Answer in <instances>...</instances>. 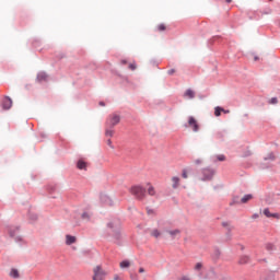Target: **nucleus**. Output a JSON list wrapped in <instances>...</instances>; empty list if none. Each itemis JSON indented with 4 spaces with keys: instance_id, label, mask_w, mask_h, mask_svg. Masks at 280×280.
I'll use <instances>...</instances> for the list:
<instances>
[{
    "instance_id": "obj_1",
    "label": "nucleus",
    "mask_w": 280,
    "mask_h": 280,
    "mask_svg": "<svg viewBox=\"0 0 280 280\" xmlns=\"http://www.w3.org/2000/svg\"><path fill=\"white\" fill-rule=\"evenodd\" d=\"M130 191L132 196H136V198H138L139 200L145 197V189H143V187L141 186H133L131 187Z\"/></svg>"
},
{
    "instance_id": "obj_2",
    "label": "nucleus",
    "mask_w": 280,
    "mask_h": 280,
    "mask_svg": "<svg viewBox=\"0 0 280 280\" xmlns=\"http://www.w3.org/2000/svg\"><path fill=\"white\" fill-rule=\"evenodd\" d=\"M93 272V280H104L106 277V271L103 270L101 266L94 267Z\"/></svg>"
},
{
    "instance_id": "obj_3",
    "label": "nucleus",
    "mask_w": 280,
    "mask_h": 280,
    "mask_svg": "<svg viewBox=\"0 0 280 280\" xmlns=\"http://www.w3.org/2000/svg\"><path fill=\"white\" fill-rule=\"evenodd\" d=\"M119 121H121V117L117 114H113L107 119V126L108 128H115Z\"/></svg>"
},
{
    "instance_id": "obj_4",
    "label": "nucleus",
    "mask_w": 280,
    "mask_h": 280,
    "mask_svg": "<svg viewBox=\"0 0 280 280\" xmlns=\"http://www.w3.org/2000/svg\"><path fill=\"white\" fill-rule=\"evenodd\" d=\"M188 126L189 128H192L194 132H198L200 130V125H198V120H196L194 116L188 118Z\"/></svg>"
},
{
    "instance_id": "obj_5",
    "label": "nucleus",
    "mask_w": 280,
    "mask_h": 280,
    "mask_svg": "<svg viewBox=\"0 0 280 280\" xmlns=\"http://www.w3.org/2000/svg\"><path fill=\"white\" fill-rule=\"evenodd\" d=\"M2 108L4 110H10L12 108V98L4 97V100L2 101Z\"/></svg>"
},
{
    "instance_id": "obj_6",
    "label": "nucleus",
    "mask_w": 280,
    "mask_h": 280,
    "mask_svg": "<svg viewBox=\"0 0 280 280\" xmlns=\"http://www.w3.org/2000/svg\"><path fill=\"white\" fill-rule=\"evenodd\" d=\"M264 215H266V218H273L276 220H279V213L277 212H270V209L266 208L262 211Z\"/></svg>"
},
{
    "instance_id": "obj_7",
    "label": "nucleus",
    "mask_w": 280,
    "mask_h": 280,
    "mask_svg": "<svg viewBox=\"0 0 280 280\" xmlns=\"http://www.w3.org/2000/svg\"><path fill=\"white\" fill-rule=\"evenodd\" d=\"M211 178H213V171H211L209 168H205L202 180H211Z\"/></svg>"
},
{
    "instance_id": "obj_8",
    "label": "nucleus",
    "mask_w": 280,
    "mask_h": 280,
    "mask_svg": "<svg viewBox=\"0 0 280 280\" xmlns=\"http://www.w3.org/2000/svg\"><path fill=\"white\" fill-rule=\"evenodd\" d=\"M171 180L173 183V185H172L173 189H178V187L180 186V177L174 176V177H172Z\"/></svg>"
},
{
    "instance_id": "obj_9",
    "label": "nucleus",
    "mask_w": 280,
    "mask_h": 280,
    "mask_svg": "<svg viewBox=\"0 0 280 280\" xmlns=\"http://www.w3.org/2000/svg\"><path fill=\"white\" fill-rule=\"evenodd\" d=\"M77 238L75 236H71V235H66V244L67 246H71V244H75Z\"/></svg>"
},
{
    "instance_id": "obj_10",
    "label": "nucleus",
    "mask_w": 280,
    "mask_h": 280,
    "mask_svg": "<svg viewBox=\"0 0 280 280\" xmlns=\"http://www.w3.org/2000/svg\"><path fill=\"white\" fill-rule=\"evenodd\" d=\"M184 97H187L188 100H194V97H196V92H194V90H187L184 93Z\"/></svg>"
},
{
    "instance_id": "obj_11",
    "label": "nucleus",
    "mask_w": 280,
    "mask_h": 280,
    "mask_svg": "<svg viewBox=\"0 0 280 280\" xmlns=\"http://www.w3.org/2000/svg\"><path fill=\"white\" fill-rule=\"evenodd\" d=\"M166 233H168V235H171V237H178V235H180V230L175 229V230H168L166 231Z\"/></svg>"
},
{
    "instance_id": "obj_12",
    "label": "nucleus",
    "mask_w": 280,
    "mask_h": 280,
    "mask_svg": "<svg viewBox=\"0 0 280 280\" xmlns=\"http://www.w3.org/2000/svg\"><path fill=\"white\" fill-rule=\"evenodd\" d=\"M37 81H38V82H47V73H45V72H39V73L37 74Z\"/></svg>"
},
{
    "instance_id": "obj_13",
    "label": "nucleus",
    "mask_w": 280,
    "mask_h": 280,
    "mask_svg": "<svg viewBox=\"0 0 280 280\" xmlns=\"http://www.w3.org/2000/svg\"><path fill=\"white\" fill-rule=\"evenodd\" d=\"M9 235L11 237H16V235H19V228H10L9 229Z\"/></svg>"
},
{
    "instance_id": "obj_14",
    "label": "nucleus",
    "mask_w": 280,
    "mask_h": 280,
    "mask_svg": "<svg viewBox=\"0 0 280 280\" xmlns=\"http://www.w3.org/2000/svg\"><path fill=\"white\" fill-rule=\"evenodd\" d=\"M78 170H86V162L84 160H79L77 163Z\"/></svg>"
},
{
    "instance_id": "obj_15",
    "label": "nucleus",
    "mask_w": 280,
    "mask_h": 280,
    "mask_svg": "<svg viewBox=\"0 0 280 280\" xmlns=\"http://www.w3.org/2000/svg\"><path fill=\"white\" fill-rule=\"evenodd\" d=\"M148 194L149 196H156V189H154V186L149 184Z\"/></svg>"
},
{
    "instance_id": "obj_16",
    "label": "nucleus",
    "mask_w": 280,
    "mask_h": 280,
    "mask_svg": "<svg viewBox=\"0 0 280 280\" xmlns=\"http://www.w3.org/2000/svg\"><path fill=\"white\" fill-rule=\"evenodd\" d=\"M130 266H131V262H130V260H122L120 264H119V267L120 268H130Z\"/></svg>"
},
{
    "instance_id": "obj_17",
    "label": "nucleus",
    "mask_w": 280,
    "mask_h": 280,
    "mask_svg": "<svg viewBox=\"0 0 280 280\" xmlns=\"http://www.w3.org/2000/svg\"><path fill=\"white\" fill-rule=\"evenodd\" d=\"M248 200H253V195H245L242 199L241 202L246 203Z\"/></svg>"
},
{
    "instance_id": "obj_18",
    "label": "nucleus",
    "mask_w": 280,
    "mask_h": 280,
    "mask_svg": "<svg viewBox=\"0 0 280 280\" xmlns=\"http://www.w3.org/2000/svg\"><path fill=\"white\" fill-rule=\"evenodd\" d=\"M222 112H224V108L215 107V109H214L215 117H220V115H222Z\"/></svg>"
},
{
    "instance_id": "obj_19",
    "label": "nucleus",
    "mask_w": 280,
    "mask_h": 280,
    "mask_svg": "<svg viewBox=\"0 0 280 280\" xmlns=\"http://www.w3.org/2000/svg\"><path fill=\"white\" fill-rule=\"evenodd\" d=\"M249 258L248 256H242L238 260V264L243 265V264H248Z\"/></svg>"
},
{
    "instance_id": "obj_20",
    "label": "nucleus",
    "mask_w": 280,
    "mask_h": 280,
    "mask_svg": "<svg viewBox=\"0 0 280 280\" xmlns=\"http://www.w3.org/2000/svg\"><path fill=\"white\" fill-rule=\"evenodd\" d=\"M10 277H12L13 279H19V270L12 269L10 272Z\"/></svg>"
},
{
    "instance_id": "obj_21",
    "label": "nucleus",
    "mask_w": 280,
    "mask_h": 280,
    "mask_svg": "<svg viewBox=\"0 0 280 280\" xmlns=\"http://www.w3.org/2000/svg\"><path fill=\"white\" fill-rule=\"evenodd\" d=\"M105 135H106V137H113L115 135V131L112 128L106 129Z\"/></svg>"
},
{
    "instance_id": "obj_22",
    "label": "nucleus",
    "mask_w": 280,
    "mask_h": 280,
    "mask_svg": "<svg viewBox=\"0 0 280 280\" xmlns=\"http://www.w3.org/2000/svg\"><path fill=\"white\" fill-rule=\"evenodd\" d=\"M165 30H167V27L165 26V24H159V25H158V32H165Z\"/></svg>"
},
{
    "instance_id": "obj_23",
    "label": "nucleus",
    "mask_w": 280,
    "mask_h": 280,
    "mask_svg": "<svg viewBox=\"0 0 280 280\" xmlns=\"http://www.w3.org/2000/svg\"><path fill=\"white\" fill-rule=\"evenodd\" d=\"M151 235H152L153 237H161V232H159V230H153V231L151 232Z\"/></svg>"
},
{
    "instance_id": "obj_24",
    "label": "nucleus",
    "mask_w": 280,
    "mask_h": 280,
    "mask_svg": "<svg viewBox=\"0 0 280 280\" xmlns=\"http://www.w3.org/2000/svg\"><path fill=\"white\" fill-rule=\"evenodd\" d=\"M82 220H91V214L89 212H83Z\"/></svg>"
},
{
    "instance_id": "obj_25",
    "label": "nucleus",
    "mask_w": 280,
    "mask_h": 280,
    "mask_svg": "<svg viewBox=\"0 0 280 280\" xmlns=\"http://www.w3.org/2000/svg\"><path fill=\"white\" fill-rule=\"evenodd\" d=\"M265 161H275V153H269Z\"/></svg>"
},
{
    "instance_id": "obj_26",
    "label": "nucleus",
    "mask_w": 280,
    "mask_h": 280,
    "mask_svg": "<svg viewBox=\"0 0 280 280\" xmlns=\"http://www.w3.org/2000/svg\"><path fill=\"white\" fill-rule=\"evenodd\" d=\"M114 235H115V240H119V226H115Z\"/></svg>"
},
{
    "instance_id": "obj_27",
    "label": "nucleus",
    "mask_w": 280,
    "mask_h": 280,
    "mask_svg": "<svg viewBox=\"0 0 280 280\" xmlns=\"http://www.w3.org/2000/svg\"><path fill=\"white\" fill-rule=\"evenodd\" d=\"M217 161H226V156L224 154L217 155Z\"/></svg>"
},
{
    "instance_id": "obj_28",
    "label": "nucleus",
    "mask_w": 280,
    "mask_h": 280,
    "mask_svg": "<svg viewBox=\"0 0 280 280\" xmlns=\"http://www.w3.org/2000/svg\"><path fill=\"white\" fill-rule=\"evenodd\" d=\"M269 104H279V100L277 97H272L270 101H269Z\"/></svg>"
},
{
    "instance_id": "obj_29",
    "label": "nucleus",
    "mask_w": 280,
    "mask_h": 280,
    "mask_svg": "<svg viewBox=\"0 0 280 280\" xmlns=\"http://www.w3.org/2000/svg\"><path fill=\"white\" fill-rule=\"evenodd\" d=\"M129 69L131 70V71H135L136 69H137V63H130L129 65Z\"/></svg>"
},
{
    "instance_id": "obj_30",
    "label": "nucleus",
    "mask_w": 280,
    "mask_h": 280,
    "mask_svg": "<svg viewBox=\"0 0 280 280\" xmlns=\"http://www.w3.org/2000/svg\"><path fill=\"white\" fill-rule=\"evenodd\" d=\"M266 248H267V250H275V245L267 244Z\"/></svg>"
},
{
    "instance_id": "obj_31",
    "label": "nucleus",
    "mask_w": 280,
    "mask_h": 280,
    "mask_svg": "<svg viewBox=\"0 0 280 280\" xmlns=\"http://www.w3.org/2000/svg\"><path fill=\"white\" fill-rule=\"evenodd\" d=\"M130 279L131 280H139V276H137V273H131Z\"/></svg>"
},
{
    "instance_id": "obj_32",
    "label": "nucleus",
    "mask_w": 280,
    "mask_h": 280,
    "mask_svg": "<svg viewBox=\"0 0 280 280\" xmlns=\"http://www.w3.org/2000/svg\"><path fill=\"white\" fill-rule=\"evenodd\" d=\"M202 268V264L201 262H197L195 266V270H200Z\"/></svg>"
},
{
    "instance_id": "obj_33",
    "label": "nucleus",
    "mask_w": 280,
    "mask_h": 280,
    "mask_svg": "<svg viewBox=\"0 0 280 280\" xmlns=\"http://www.w3.org/2000/svg\"><path fill=\"white\" fill-rule=\"evenodd\" d=\"M168 75H174L176 73V69H171L167 71Z\"/></svg>"
},
{
    "instance_id": "obj_34",
    "label": "nucleus",
    "mask_w": 280,
    "mask_h": 280,
    "mask_svg": "<svg viewBox=\"0 0 280 280\" xmlns=\"http://www.w3.org/2000/svg\"><path fill=\"white\" fill-rule=\"evenodd\" d=\"M182 177H183V178H188L187 170H184V171H183V173H182Z\"/></svg>"
},
{
    "instance_id": "obj_35",
    "label": "nucleus",
    "mask_w": 280,
    "mask_h": 280,
    "mask_svg": "<svg viewBox=\"0 0 280 280\" xmlns=\"http://www.w3.org/2000/svg\"><path fill=\"white\" fill-rule=\"evenodd\" d=\"M107 145H109V148H113V141H110V139L107 140Z\"/></svg>"
},
{
    "instance_id": "obj_36",
    "label": "nucleus",
    "mask_w": 280,
    "mask_h": 280,
    "mask_svg": "<svg viewBox=\"0 0 280 280\" xmlns=\"http://www.w3.org/2000/svg\"><path fill=\"white\" fill-rule=\"evenodd\" d=\"M109 229H115V222L108 223Z\"/></svg>"
},
{
    "instance_id": "obj_37",
    "label": "nucleus",
    "mask_w": 280,
    "mask_h": 280,
    "mask_svg": "<svg viewBox=\"0 0 280 280\" xmlns=\"http://www.w3.org/2000/svg\"><path fill=\"white\" fill-rule=\"evenodd\" d=\"M120 65H128V61H127L126 59H122V60L120 61Z\"/></svg>"
},
{
    "instance_id": "obj_38",
    "label": "nucleus",
    "mask_w": 280,
    "mask_h": 280,
    "mask_svg": "<svg viewBox=\"0 0 280 280\" xmlns=\"http://www.w3.org/2000/svg\"><path fill=\"white\" fill-rule=\"evenodd\" d=\"M195 163L196 165H200V163H202V160H196Z\"/></svg>"
},
{
    "instance_id": "obj_39",
    "label": "nucleus",
    "mask_w": 280,
    "mask_h": 280,
    "mask_svg": "<svg viewBox=\"0 0 280 280\" xmlns=\"http://www.w3.org/2000/svg\"><path fill=\"white\" fill-rule=\"evenodd\" d=\"M139 272L143 273V272H145V269L143 267H140Z\"/></svg>"
},
{
    "instance_id": "obj_40",
    "label": "nucleus",
    "mask_w": 280,
    "mask_h": 280,
    "mask_svg": "<svg viewBox=\"0 0 280 280\" xmlns=\"http://www.w3.org/2000/svg\"><path fill=\"white\" fill-rule=\"evenodd\" d=\"M114 280H121V278H120L118 275H116V276L114 277Z\"/></svg>"
},
{
    "instance_id": "obj_41",
    "label": "nucleus",
    "mask_w": 280,
    "mask_h": 280,
    "mask_svg": "<svg viewBox=\"0 0 280 280\" xmlns=\"http://www.w3.org/2000/svg\"><path fill=\"white\" fill-rule=\"evenodd\" d=\"M254 60H255V62H257V60H259V57H255Z\"/></svg>"
},
{
    "instance_id": "obj_42",
    "label": "nucleus",
    "mask_w": 280,
    "mask_h": 280,
    "mask_svg": "<svg viewBox=\"0 0 280 280\" xmlns=\"http://www.w3.org/2000/svg\"><path fill=\"white\" fill-rule=\"evenodd\" d=\"M100 106H105L104 102H101V103H100Z\"/></svg>"
},
{
    "instance_id": "obj_43",
    "label": "nucleus",
    "mask_w": 280,
    "mask_h": 280,
    "mask_svg": "<svg viewBox=\"0 0 280 280\" xmlns=\"http://www.w3.org/2000/svg\"><path fill=\"white\" fill-rule=\"evenodd\" d=\"M231 1H233V0H226V3H231Z\"/></svg>"
},
{
    "instance_id": "obj_44",
    "label": "nucleus",
    "mask_w": 280,
    "mask_h": 280,
    "mask_svg": "<svg viewBox=\"0 0 280 280\" xmlns=\"http://www.w3.org/2000/svg\"><path fill=\"white\" fill-rule=\"evenodd\" d=\"M223 113H229V110H224Z\"/></svg>"
}]
</instances>
